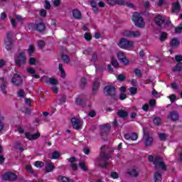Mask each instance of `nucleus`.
Returning a JSON list of instances; mask_svg holds the SVG:
<instances>
[{
    "label": "nucleus",
    "mask_w": 182,
    "mask_h": 182,
    "mask_svg": "<svg viewBox=\"0 0 182 182\" xmlns=\"http://www.w3.org/2000/svg\"><path fill=\"white\" fill-rule=\"evenodd\" d=\"M148 161L150 163H153L156 170H159V168H161V170H164L166 171L167 170V166H166V164L164 163V161H163V158L156 156L154 158V156H148Z\"/></svg>",
    "instance_id": "obj_1"
},
{
    "label": "nucleus",
    "mask_w": 182,
    "mask_h": 182,
    "mask_svg": "<svg viewBox=\"0 0 182 182\" xmlns=\"http://www.w3.org/2000/svg\"><path fill=\"white\" fill-rule=\"evenodd\" d=\"M14 63L18 68H21L26 63V55L25 53L20 52L15 55L14 56Z\"/></svg>",
    "instance_id": "obj_2"
},
{
    "label": "nucleus",
    "mask_w": 182,
    "mask_h": 182,
    "mask_svg": "<svg viewBox=\"0 0 182 182\" xmlns=\"http://www.w3.org/2000/svg\"><path fill=\"white\" fill-rule=\"evenodd\" d=\"M109 159H110V156L108 154L102 152L100 157L97 159L96 163L100 167H106Z\"/></svg>",
    "instance_id": "obj_3"
},
{
    "label": "nucleus",
    "mask_w": 182,
    "mask_h": 182,
    "mask_svg": "<svg viewBox=\"0 0 182 182\" xmlns=\"http://www.w3.org/2000/svg\"><path fill=\"white\" fill-rule=\"evenodd\" d=\"M132 21L137 28H144L145 26L144 19L139 13H134L132 16Z\"/></svg>",
    "instance_id": "obj_4"
},
{
    "label": "nucleus",
    "mask_w": 182,
    "mask_h": 182,
    "mask_svg": "<svg viewBox=\"0 0 182 182\" xmlns=\"http://www.w3.org/2000/svg\"><path fill=\"white\" fill-rule=\"evenodd\" d=\"M118 46L122 49H132L134 48V41L122 38L118 43Z\"/></svg>",
    "instance_id": "obj_5"
},
{
    "label": "nucleus",
    "mask_w": 182,
    "mask_h": 182,
    "mask_svg": "<svg viewBox=\"0 0 182 182\" xmlns=\"http://www.w3.org/2000/svg\"><path fill=\"white\" fill-rule=\"evenodd\" d=\"M123 36L125 38H139L141 35L140 31H129V30H124L122 32Z\"/></svg>",
    "instance_id": "obj_6"
},
{
    "label": "nucleus",
    "mask_w": 182,
    "mask_h": 182,
    "mask_svg": "<svg viewBox=\"0 0 182 182\" xmlns=\"http://www.w3.org/2000/svg\"><path fill=\"white\" fill-rule=\"evenodd\" d=\"M71 124L75 130H80L82 126H83V122L76 117H73L71 119Z\"/></svg>",
    "instance_id": "obj_7"
},
{
    "label": "nucleus",
    "mask_w": 182,
    "mask_h": 182,
    "mask_svg": "<svg viewBox=\"0 0 182 182\" xmlns=\"http://www.w3.org/2000/svg\"><path fill=\"white\" fill-rule=\"evenodd\" d=\"M104 91L106 95L111 96V97L116 96V88H114L112 85L106 86L104 88Z\"/></svg>",
    "instance_id": "obj_8"
},
{
    "label": "nucleus",
    "mask_w": 182,
    "mask_h": 182,
    "mask_svg": "<svg viewBox=\"0 0 182 182\" xmlns=\"http://www.w3.org/2000/svg\"><path fill=\"white\" fill-rule=\"evenodd\" d=\"M117 56L119 60H120V62H122L124 65H129V60L123 51L118 52Z\"/></svg>",
    "instance_id": "obj_9"
},
{
    "label": "nucleus",
    "mask_w": 182,
    "mask_h": 182,
    "mask_svg": "<svg viewBox=\"0 0 182 182\" xmlns=\"http://www.w3.org/2000/svg\"><path fill=\"white\" fill-rule=\"evenodd\" d=\"M3 180L6 181H15L16 180V175L14 173L7 172L3 175Z\"/></svg>",
    "instance_id": "obj_10"
},
{
    "label": "nucleus",
    "mask_w": 182,
    "mask_h": 182,
    "mask_svg": "<svg viewBox=\"0 0 182 182\" xmlns=\"http://www.w3.org/2000/svg\"><path fill=\"white\" fill-rule=\"evenodd\" d=\"M11 83L15 86H21L22 84V77H21L20 75L14 74Z\"/></svg>",
    "instance_id": "obj_11"
},
{
    "label": "nucleus",
    "mask_w": 182,
    "mask_h": 182,
    "mask_svg": "<svg viewBox=\"0 0 182 182\" xmlns=\"http://www.w3.org/2000/svg\"><path fill=\"white\" fill-rule=\"evenodd\" d=\"M25 137L26 139H28V140H37V139H39L41 137V133L37 132L32 134L29 132H26Z\"/></svg>",
    "instance_id": "obj_12"
},
{
    "label": "nucleus",
    "mask_w": 182,
    "mask_h": 182,
    "mask_svg": "<svg viewBox=\"0 0 182 182\" xmlns=\"http://www.w3.org/2000/svg\"><path fill=\"white\" fill-rule=\"evenodd\" d=\"M11 38H12V35L11 34V32H8L6 33V40L4 41L5 48L7 50H11Z\"/></svg>",
    "instance_id": "obj_13"
},
{
    "label": "nucleus",
    "mask_w": 182,
    "mask_h": 182,
    "mask_svg": "<svg viewBox=\"0 0 182 182\" xmlns=\"http://www.w3.org/2000/svg\"><path fill=\"white\" fill-rule=\"evenodd\" d=\"M110 129H112V127L109 124H105L101 126V135L102 136H106L109 132H110Z\"/></svg>",
    "instance_id": "obj_14"
},
{
    "label": "nucleus",
    "mask_w": 182,
    "mask_h": 182,
    "mask_svg": "<svg viewBox=\"0 0 182 182\" xmlns=\"http://www.w3.org/2000/svg\"><path fill=\"white\" fill-rule=\"evenodd\" d=\"M0 80L2 81V85L0 86V89L2 93H4V95H6L8 93V92H6V86L8 85V81L6 80V79L4 77L0 78Z\"/></svg>",
    "instance_id": "obj_15"
},
{
    "label": "nucleus",
    "mask_w": 182,
    "mask_h": 182,
    "mask_svg": "<svg viewBox=\"0 0 182 182\" xmlns=\"http://www.w3.org/2000/svg\"><path fill=\"white\" fill-rule=\"evenodd\" d=\"M168 119L172 122H177L179 119L178 113L176 111L171 112L168 115Z\"/></svg>",
    "instance_id": "obj_16"
},
{
    "label": "nucleus",
    "mask_w": 182,
    "mask_h": 182,
    "mask_svg": "<svg viewBox=\"0 0 182 182\" xmlns=\"http://www.w3.org/2000/svg\"><path fill=\"white\" fill-rule=\"evenodd\" d=\"M144 139L145 140V146H151L153 144V138L149 136V134L144 132Z\"/></svg>",
    "instance_id": "obj_17"
},
{
    "label": "nucleus",
    "mask_w": 182,
    "mask_h": 182,
    "mask_svg": "<svg viewBox=\"0 0 182 182\" xmlns=\"http://www.w3.org/2000/svg\"><path fill=\"white\" fill-rule=\"evenodd\" d=\"M155 23L156 25H158V26H161V25L164 23V18L163 16L160 14L156 15L155 17Z\"/></svg>",
    "instance_id": "obj_18"
},
{
    "label": "nucleus",
    "mask_w": 182,
    "mask_h": 182,
    "mask_svg": "<svg viewBox=\"0 0 182 182\" xmlns=\"http://www.w3.org/2000/svg\"><path fill=\"white\" fill-rule=\"evenodd\" d=\"M180 9H181V6H180V3H178V1L172 4V12L178 14V12H180Z\"/></svg>",
    "instance_id": "obj_19"
},
{
    "label": "nucleus",
    "mask_w": 182,
    "mask_h": 182,
    "mask_svg": "<svg viewBox=\"0 0 182 182\" xmlns=\"http://www.w3.org/2000/svg\"><path fill=\"white\" fill-rule=\"evenodd\" d=\"M5 129V117L0 113V133Z\"/></svg>",
    "instance_id": "obj_20"
},
{
    "label": "nucleus",
    "mask_w": 182,
    "mask_h": 182,
    "mask_svg": "<svg viewBox=\"0 0 182 182\" xmlns=\"http://www.w3.org/2000/svg\"><path fill=\"white\" fill-rule=\"evenodd\" d=\"M170 46L172 48H178L180 46V40L177 38H173L170 42Z\"/></svg>",
    "instance_id": "obj_21"
},
{
    "label": "nucleus",
    "mask_w": 182,
    "mask_h": 182,
    "mask_svg": "<svg viewBox=\"0 0 182 182\" xmlns=\"http://www.w3.org/2000/svg\"><path fill=\"white\" fill-rule=\"evenodd\" d=\"M73 16L75 19H82V13L77 9L73 11Z\"/></svg>",
    "instance_id": "obj_22"
},
{
    "label": "nucleus",
    "mask_w": 182,
    "mask_h": 182,
    "mask_svg": "<svg viewBox=\"0 0 182 182\" xmlns=\"http://www.w3.org/2000/svg\"><path fill=\"white\" fill-rule=\"evenodd\" d=\"M27 72L31 75H33V77L35 79H39L40 77L39 74L36 73V71L33 68H27Z\"/></svg>",
    "instance_id": "obj_23"
},
{
    "label": "nucleus",
    "mask_w": 182,
    "mask_h": 182,
    "mask_svg": "<svg viewBox=\"0 0 182 182\" xmlns=\"http://www.w3.org/2000/svg\"><path fill=\"white\" fill-rule=\"evenodd\" d=\"M35 26H36V31H38V32H43V31H45V28H46L45 23H38L36 24Z\"/></svg>",
    "instance_id": "obj_24"
},
{
    "label": "nucleus",
    "mask_w": 182,
    "mask_h": 182,
    "mask_svg": "<svg viewBox=\"0 0 182 182\" xmlns=\"http://www.w3.org/2000/svg\"><path fill=\"white\" fill-rule=\"evenodd\" d=\"M117 114L118 116H119V117H122V119H124V117H127V116H129V113L123 109H119L117 112Z\"/></svg>",
    "instance_id": "obj_25"
},
{
    "label": "nucleus",
    "mask_w": 182,
    "mask_h": 182,
    "mask_svg": "<svg viewBox=\"0 0 182 182\" xmlns=\"http://www.w3.org/2000/svg\"><path fill=\"white\" fill-rule=\"evenodd\" d=\"M173 72H181L182 70V63L179 62L176 65L172 68Z\"/></svg>",
    "instance_id": "obj_26"
},
{
    "label": "nucleus",
    "mask_w": 182,
    "mask_h": 182,
    "mask_svg": "<svg viewBox=\"0 0 182 182\" xmlns=\"http://www.w3.org/2000/svg\"><path fill=\"white\" fill-rule=\"evenodd\" d=\"M53 168H55V166L53 165V163L50 162L47 164V166L46 168L47 173H50V171H53Z\"/></svg>",
    "instance_id": "obj_27"
},
{
    "label": "nucleus",
    "mask_w": 182,
    "mask_h": 182,
    "mask_svg": "<svg viewBox=\"0 0 182 182\" xmlns=\"http://www.w3.org/2000/svg\"><path fill=\"white\" fill-rule=\"evenodd\" d=\"M58 180L60 182H73V180L70 179L66 176H58Z\"/></svg>",
    "instance_id": "obj_28"
},
{
    "label": "nucleus",
    "mask_w": 182,
    "mask_h": 182,
    "mask_svg": "<svg viewBox=\"0 0 182 182\" xmlns=\"http://www.w3.org/2000/svg\"><path fill=\"white\" fill-rule=\"evenodd\" d=\"M154 180L155 182H161V173L156 171L154 174Z\"/></svg>",
    "instance_id": "obj_29"
},
{
    "label": "nucleus",
    "mask_w": 182,
    "mask_h": 182,
    "mask_svg": "<svg viewBox=\"0 0 182 182\" xmlns=\"http://www.w3.org/2000/svg\"><path fill=\"white\" fill-rule=\"evenodd\" d=\"M127 174L132 177H137V176H139V172L136 171V168H133L131 171L127 172Z\"/></svg>",
    "instance_id": "obj_30"
},
{
    "label": "nucleus",
    "mask_w": 182,
    "mask_h": 182,
    "mask_svg": "<svg viewBox=\"0 0 182 182\" xmlns=\"http://www.w3.org/2000/svg\"><path fill=\"white\" fill-rule=\"evenodd\" d=\"M58 69L61 73V75L60 77H63V78H65L66 77V73L65 72V70L63 69V65L62 64H59L58 65Z\"/></svg>",
    "instance_id": "obj_31"
},
{
    "label": "nucleus",
    "mask_w": 182,
    "mask_h": 182,
    "mask_svg": "<svg viewBox=\"0 0 182 182\" xmlns=\"http://www.w3.org/2000/svg\"><path fill=\"white\" fill-rule=\"evenodd\" d=\"M100 86V82L96 81L93 83V86H92V92L93 93H96V92H97V90H99V87Z\"/></svg>",
    "instance_id": "obj_32"
},
{
    "label": "nucleus",
    "mask_w": 182,
    "mask_h": 182,
    "mask_svg": "<svg viewBox=\"0 0 182 182\" xmlns=\"http://www.w3.org/2000/svg\"><path fill=\"white\" fill-rule=\"evenodd\" d=\"M154 123L155 126H160L161 124V119L159 117H156L154 119Z\"/></svg>",
    "instance_id": "obj_33"
},
{
    "label": "nucleus",
    "mask_w": 182,
    "mask_h": 182,
    "mask_svg": "<svg viewBox=\"0 0 182 182\" xmlns=\"http://www.w3.org/2000/svg\"><path fill=\"white\" fill-rule=\"evenodd\" d=\"M61 58L64 63H69L70 62V58L67 55L63 54Z\"/></svg>",
    "instance_id": "obj_34"
},
{
    "label": "nucleus",
    "mask_w": 182,
    "mask_h": 182,
    "mask_svg": "<svg viewBox=\"0 0 182 182\" xmlns=\"http://www.w3.org/2000/svg\"><path fill=\"white\" fill-rule=\"evenodd\" d=\"M167 39V33H162L159 36L161 42H164Z\"/></svg>",
    "instance_id": "obj_35"
},
{
    "label": "nucleus",
    "mask_w": 182,
    "mask_h": 182,
    "mask_svg": "<svg viewBox=\"0 0 182 182\" xmlns=\"http://www.w3.org/2000/svg\"><path fill=\"white\" fill-rule=\"evenodd\" d=\"M48 82L50 85H56L58 83V80H56L55 78H53V77H50L48 79Z\"/></svg>",
    "instance_id": "obj_36"
},
{
    "label": "nucleus",
    "mask_w": 182,
    "mask_h": 182,
    "mask_svg": "<svg viewBox=\"0 0 182 182\" xmlns=\"http://www.w3.org/2000/svg\"><path fill=\"white\" fill-rule=\"evenodd\" d=\"M139 138V135H137L136 133H131L130 134V140H132L133 141H136Z\"/></svg>",
    "instance_id": "obj_37"
},
{
    "label": "nucleus",
    "mask_w": 182,
    "mask_h": 182,
    "mask_svg": "<svg viewBox=\"0 0 182 182\" xmlns=\"http://www.w3.org/2000/svg\"><path fill=\"white\" fill-rule=\"evenodd\" d=\"M78 166H80V168L82 169L83 171H87V167H86V166H85V162L80 161L78 164Z\"/></svg>",
    "instance_id": "obj_38"
},
{
    "label": "nucleus",
    "mask_w": 182,
    "mask_h": 182,
    "mask_svg": "<svg viewBox=\"0 0 182 182\" xmlns=\"http://www.w3.org/2000/svg\"><path fill=\"white\" fill-rule=\"evenodd\" d=\"M38 46L40 49H43V48L45 47V41H38Z\"/></svg>",
    "instance_id": "obj_39"
},
{
    "label": "nucleus",
    "mask_w": 182,
    "mask_h": 182,
    "mask_svg": "<svg viewBox=\"0 0 182 182\" xmlns=\"http://www.w3.org/2000/svg\"><path fill=\"white\" fill-rule=\"evenodd\" d=\"M110 177L111 178H114V179L119 178V174L117 172L113 171V172H111Z\"/></svg>",
    "instance_id": "obj_40"
},
{
    "label": "nucleus",
    "mask_w": 182,
    "mask_h": 182,
    "mask_svg": "<svg viewBox=\"0 0 182 182\" xmlns=\"http://www.w3.org/2000/svg\"><path fill=\"white\" fill-rule=\"evenodd\" d=\"M134 73H135V76H138V77L141 76V71L139 69L135 68Z\"/></svg>",
    "instance_id": "obj_41"
},
{
    "label": "nucleus",
    "mask_w": 182,
    "mask_h": 182,
    "mask_svg": "<svg viewBox=\"0 0 182 182\" xmlns=\"http://www.w3.org/2000/svg\"><path fill=\"white\" fill-rule=\"evenodd\" d=\"M129 92L131 93V95H136V93H137V88L134 87H130Z\"/></svg>",
    "instance_id": "obj_42"
},
{
    "label": "nucleus",
    "mask_w": 182,
    "mask_h": 182,
    "mask_svg": "<svg viewBox=\"0 0 182 182\" xmlns=\"http://www.w3.org/2000/svg\"><path fill=\"white\" fill-rule=\"evenodd\" d=\"M111 63L112 65V66H114V68H117V66H119V63L117 62V60L112 58Z\"/></svg>",
    "instance_id": "obj_43"
},
{
    "label": "nucleus",
    "mask_w": 182,
    "mask_h": 182,
    "mask_svg": "<svg viewBox=\"0 0 182 182\" xmlns=\"http://www.w3.org/2000/svg\"><path fill=\"white\" fill-rule=\"evenodd\" d=\"M34 166L38 168L43 167V162L39 161H36Z\"/></svg>",
    "instance_id": "obj_44"
},
{
    "label": "nucleus",
    "mask_w": 182,
    "mask_h": 182,
    "mask_svg": "<svg viewBox=\"0 0 182 182\" xmlns=\"http://www.w3.org/2000/svg\"><path fill=\"white\" fill-rule=\"evenodd\" d=\"M53 159H56L58 157H60V154L58 151H55L53 152Z\"/></svg>",
    "instance_id": "obj_45"
},
{
    "label": "nucleus",
    "mask_w": 182,
    "mask_h": 182,
    "mask_svg": "<svg viewBox=\"0 0 182 182\" xmlns=\"http://www.w3.org/2000/svg\"><path fill=\"white\" fill-rule=\"evenodd\" d=\"M159 137L160 140H161L163 141L166 140V139L167 138V134H159Z\"/></svg>",
    "instance_id": "obj_46"
},
{
    "label": "nucleus",
    "mask_w": 182,
    "mask_h": 182,
    "mask_svg": "<svg viewBox=\"0 0 182 182\" xmlns=\"http://www.w3.org/2000/svg\"><path fill=\"white\" fill-rule=\"evenodd\" d=\"M116 5L123 6L126 5V1L124 0H117Z\"/></svg>",
    "instance_id": "obj_47"
},
{
    "label": "nucleus",
    "mask_w": 182,
    "mask_h": 182,
    "mask_svg": "<svg viewBox=\"0 0 182 182\" xmlns=\"http://www.w3.org/2000/svg\"><path fill=\"white\" fill-rule=\"evenodd\" d=\"M176 33H181L182 32V23L180 24V26L175 28Z\"/></svg>",
    "instance_id": "obj_48"
},
{
    "label": "nucleus",
    "mask_w": 182,
    "mask_h": 182,
    "mask_svg": "<svg viewBox=\"0 0 182 182\" xmlns=\"http://www.w3.org/2000/svg\"><path fill=\"white\" fill-rule=\"evenodd\" d=\"M18 96L19 97H23L25 96V91L23 90H19L18 91Z\"/></svg>",
    "instance_id": "obj_49"
},
{
    "label": "nucleus",
    "mask_w": 182,
    "mask_h": 182,
    "mask_svg": "<svg viewBox=\"0 0 182 182\" xmlns=\"http://www.w3.org/2000/svg\"><path fill=\"white\" fill-rule=\"evenodd\" d=\"M117 0H107L108 5L111 6H114L116 5Z\"/></svg>",
    "instance_id": "obj_50"
},
{
    "label": "nucleus",
    "mask_w": 182,
    "mask_h": 182,
    "mask_svg": "<svg viewBox=\"0 0 182 182\" xmlns=\"http://www.w3.org/2000/svg\"><path fill=\"white\" fill-rule=\"evenodd\" d=\"M84 38L86 41H90V39H92V36L89 33H86L84 35Z\"/></svg>",
    "instance_id": "obj_51"
},
{
    "label": "nucleus",
    "mask_w": 182,
    "mask_h": 182,
    "mask_svg": "<svg viewBox=\"0 0 182 182\" xmlns=\"http://www.w3.org/2000/svg\"><path fill=\"white\" fill-rule=\"evenodd\" d=\"M86 83H87L86 78H82L81 79V87H85V86H86Z\"/></svg>",
    "instance_id": "obj_52"
},
{
    "label": "nucleus",
    "mask_w": 182,
    "mask_h": 182,
    "mask_svg": "<svg viewBox=\"0 0 182 182\" xmlns=\"http://www.w3.org/2000/svg\"><path fill=\"white\" fill-rule=\"evenodd\" d=\"M45 4H46L45 9H50V2H49V1H48V0H46Z\"/></svg>",
    "instance_id": "obj_53"
},
{
    "label": "nucleus",
    "mask_w": 182,
    "mask_h": 182,
    "mask_svg": "<svg viewBox=\"0 0 182 182\" xmlns=\"http://www.w3.org/2000/svg\"><path fill=\"white\" fill-rule=\"evenodd\" d=\"M84 55H89V53H92V48H89L82 51Z\"/></svg>",
    "instance_id": "obj_54"
},
{
    "label": "nucleus",
    "mask_w": 182,
    "mask_h": 182,
    "mask_svg": "<svg viewBox=\"0 0 182 182\" xmlns=\"http://www.w3.org/2000/svg\"><path fill=\"white\" fill-rule=\"evenodd\" d=\"M26 170H28V171H29V173H31V174H33V169H32V166L31 165H27L26 166Z\"/></svg>",
    "instance_id": "obj_55"
},
{
    "label": "nucleus",
    "mask_w": 182,
    "mask_h": 182,
    "mask_svg": "<svg viewBox=\"0 0 182 182\" xmlns=\"http://www.w3.org/2000/svg\"><path fill=\"white\" fill-rule=\"evenodd\" d=\"M124 79H126V77H124V75H123V74H120V75H117L118 80L123 81V80H124Z\"/></svg>",
    "instance_id": "obj_56"
},
{
    "label": "nucleus",
    "mask_w": 182,
    "mask_h": 182,
    "mask_svg": "<svg viewBox=\"0 0 182 182\" xmlns=\"http://www.w3.org/2000/svg\"><path fill=\"white\" fill-rule=\"evenodd\" d=\"M90 2L92 8H96V6H97V4L95 0H90Z\"/></svg>",
    "instance_id": "obj_57"
},
{
    "label": "nucleus",
    "mask_w": 182,
    "mask_h": 182,
    "mask_svg": "<svg viewBox=\"0 0 182 182\" xmlns=\"http://www.w3.org/2000/svg\"><path fill=\"white\" fill-rule=\"evenodd\" d=\"M149 105L151 106V107H154V106H156V100H150Z\"/></svg>",
    "instance_id": "obj_58"
},
{
    "label": "nucleus",
    "mask_w": 182,
    "mask_h": 182,
    "mask_svg": "<svg viewBox=\"0 0 182 182\" xmlns=\"http://www.w3.org/2000/svg\"><path fill=\"white\" fill-rule=\"evenodd\" d=\"M53 3L54 6H59L60 5V0H53Z\"/></svg>",
    "instance_id": "obj_59"
},
{
    "label": "nucleus",
    "mask_w": 182,
    "mask_h": 182,
    "mask_svg": "<svg viewBox=\"0 0 182 182\" xmlns=\"http://www.w3.org/2000/svg\"><path fill=\"white\" fill-rule=\"evenodd\" d=\"M77 105H82L83 103V100L82 98H77L75 100Z\"/></svg>",
    "instance_id": "obj_60"
},
{
    "label": "nucleus",
    "mask_w": 182,
    "mask_h": 182,
    "mask_svg": "<svg viewBox=\"0 0 182 182\" xmlns=\"http://www.w3.org/2000/svg\"><path fill=\"white\" fill-rule=\"evenodd\" d=\"M144 6L145 9H149V8H150V2L149 1L144 2Z\"/></svg>",
    "instance_id": "obj_61"
},
{
    "label": "nucleus",
    "mask_w": 182,
    "mask_h": 182,
    "mask_svg": "<svg viewBox=\"0 0 182 182\" xmlns=\"http://www.w3.org/2000/svg\"><path fill=\"white\" fill-rule=\"evenodd\" d=\"M127 97V95L126 94H120L119 95V100H124V99H126Z\"/></svg>",
    "instance_id": "obj_62"
},
{
    "label": "nucleus",
    "mask_w": 182,
    "mask_h": 182,
    "mask_svg": "<svg viewBox=\"0 0 182 182\" xmlns=\"http://www.w3.org/2000/svg\"><path fill=\"white\" fill-rule=\"evenodd\" d=\"M175 59H176V62H178V63L181 62L182 56L181 55H176Z\"/></svg>",
    "instance_id": "obj_63"
},
{
    "label": "nucleus",
    "mask_w": 182,
    "mask_h": 182,
    "mask_svg": "<svg viewBox=\"0 0 182 182\" xmlns=\"http://www.w3.org/2000/svg\"><path fill=\"white\" fill-rule=\"evenodd\" d=\"M41 16H46V10L42 9L40 11Z\"/></svg>",
    "instance_id": "obj_64"
}]
</instances>
